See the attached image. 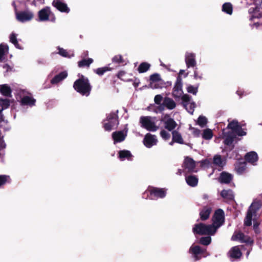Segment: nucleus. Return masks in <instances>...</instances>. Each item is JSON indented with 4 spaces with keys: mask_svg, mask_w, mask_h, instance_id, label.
<instances>
[{
    "mask_svg": "<svg viewBox=\"0 0 262 262\" xmlns=\"http://www.w3.org/2000/svg\"><path fill=\"white\" fill-rule=\"evenodd\" d=\"M94 60L92 58H88L87 59H82L78 62V66L79 68L87 67L89 68Z\"/></svg>",
    "mask_w": 262,
    "mask_h": 262,
    "instance_id": "31",
    "label": "nucleus"
},
{
    "mask_svg": "<svg viewBox=\"0 0 262 262\" xmlns=\"http://www.w3.org/2000/svg\"><path fill=\"white\" fill-rule=\"evenodd\" d=\"M173 142L183 144H184V141L180 133L177 130H173L172 132Z\"/></svg>",
    "mask_w": 262,
    "mask_h": 262,
    "instance_id": "30",
    "label": "nucleus"
},
{
    "mask_svg": "<svg viewBox=\"0 0 262 262\" xmlns=\"http://www.w3.org/2000/svg\"><path fill=\"white\" fill-rule=\"evenodd\" d=\"M113 68H111L110 67H104L102 68H99L94 70L95 73L98 74L99 76H102L107 71H111Z\"/></svg>",
    "mask_w": 262,
    "mask_h": 262,
    "instance_id": "37",
    "label": "nucleus"
},
{
    "mask_svg": "<svg viewBox=\"0 0 262 262\" xmlns=\"http://www.w3.org/2000/svg\"><path fill=\"white\" fill-rule=\"evenodd\" d=\"M185 179L187 184L190 186L195 187L198 185V179L196 178L195 176H189L188 177H186Z\"/></svg>",
    "mask_w": 262,
    "mask_h": 262,
    "instance_id": "27",
    "label": "nucleus"
},
{
    "mask_svg": "<svg viewBox=\"0 0 262 262\" xmlns=\"http://www.w3.org/2000/svg\"><path fill=\"white\" fill-rule=\"evenodd\" d=\"M22 105H29L32 106L35 105L36 100L29 96H24L20 101Z\"/></svg>",
    "mask_w": 262,
    "mask_h": 262,
    "instance_id": "24",
    "label": "nucleus"
},
{
    "mask_svg": "<svg viewBox=\"0 0 262 262\" xmlns=\"http://www.w3.org/2000/svg\"><path fill=\"white\" fill-rule=\"evenodd\" d=\"M245 159L247 162L253 164L258 160V155L256 152L251 151L246 154Z\"/></svg>",
    "mask_w": 262,
    "mask_h": 262,
    "instance_id": "23",
    "label": "nucleus"
},
{
    "mask_svg": "<svg viewBox=\"0 0 262 262\" xmlns=\"http://www.w3.org/2000/svg\"><path fill=\"white\" fill-rule=\"evenodd\" d=\"M213 163L214 164H215L218 166L222 167L223 166V160H222L221 156H220V155L214 156V157L213 158Z\"/></svg>",
    "mask_w": 262,
    "mask_h": 262,
    "instance_id": "43",
    "label": "nucleus"
},
{
    "mask_svg": "<svg viewBox=\"0 0 262 262\" xmlns=\"http://www.w3.org/2000/svg\"><path fill=\"white\" fill-rule=\"evenodd\" d=\"M232 179L233 177L231 174L223 171L220 174L219 181L222 184H229Z\"/></svg>",
    "mask_w": 262,
    "mask_h": 262,
    "instance_id": "17",
    "label": "nucleus"
},
{
    "mask_svg": "<svg viewBox=\"0 0 262 262\" xmlns=\"http://www.w3.org/2000/svg\"><path fill=\"white\" fill-rule=\"evenodd\" d=\"M74 89L82 96H89L92 91V86L88 78L81 75L73 83Z\"/></svg>",
    "mask_w": 262,
    "mask_h": 262,
    "instance_id": "1",
    "label": "nucleus"
},
{
    "mask_svg": "<svg viewBox=\"0 0 262 262\" xmlns=\"http://www.w3.org/2000/svg\"><path fill=\"white\" fill-rule=\"evenodd\" d=\"M9 47L7 45L1 43L0 45V60H2V58L4 55L8 52Z\"/></svg>",
    "mask_w": 262,
    "mask_h": 262,
    "instance_id": "40",
    "label": "nucleus"
},
{
    "mask_svg": "<svg viewBox=\"0 0 262 262\" xmlns=\"http://www.w3.org/2000/svg\"><path fill=\"white\" fill-rule=\"evenodd\" d=\"M112 62L118 64H121L124 63L125 60L121 55H117L113 58Z\"/></svg>",
    "mask_w": 262,
    "mask_h": 262,
    "instance_id": "45",
    "label": "nucleus"
},
{
    "mask_svg": "<svg viewBox=\"0 0 262 262\" xmlns=\"http://www.w3.org/2000/svg\"><path fill=\"white\" fill-rule=\"evenodd\" d=\"M10 177L6 175H0V186L5 185Z\"/></svg>",
    "mask_w": 262,
    "mask_h": 262,
    "instance_id": "50",
    "label": "nucleus"
},
{
    "mask_svg": "<svg viewBox=\"0 0 262 262\" xmlns=\"http://www.w3.org/2000/svg\"><path fill=\"white\" fill-rule=\"evenodd\" d=\"M185 62L187 68L194 67L196 66L195 55L193 53H189L186 56Z\"/></svg>",
    "mask_w": 262,
    "mask_h": 262,
    "instance_id": "22",
    "label": "nucleus"
},
{
    "mask_svg": "<svg viewBox=\"0 0 262 262\" xmlns=\"http://www.w3.org/2000/svg\"><path fill=\"white\" fill-rule=\"evenodd\" d=\"M3 68L6 69L7 72H8L9 71H11L12 69V68L8 64H5Z\"/></svg>",
    "mask_w": 262,
    "mask_h": 262,
    "instance_id": "63",
    "label": "nucleus"
},
{
    "mask_svg": "<svg viewBox=\"0 0 262 262\" xmlns=\"http://www.w3.org/2000/svg\"><path fill=\"white\" fill-rule=\"evenodd\" d=\"M0 92L5 96L11 97L12 90L7 84L2 85L0 88Z\"/></svg>",
    "mask_w": 262,
    "mask_h": 262,
    "instance_id": "28",
    "label": "nucleus"
},
{
    "mask_svg": "<svg viewBox=\"0 0 262 262\" xmlns=\"http://www.w3.org/2000/svg\"><path fill=\"white\" fill-rule=\"evenodd\" d=\"M242 243H246V244L252 245L253 243V241L252 240L249 236L245 235V237L243 238V239L242 241Z\"/></svg>",
    "mask_w": 262,
    "mask_h": 262,
    "instance_id": "52",
    "label": "nucleus"
},
{
    "mask_svg": "<svg viewBox=\"0 0 262 262\" xmlns=\"http://www.w3.org/2000/svg\"><path fill=\"white\" fill-rule=\"evenodd\" d=\"M16 17L18 21L24 23L31 20L33 18L34 14L32 12L26 10L16 12Z\"/></svg>",
    "mask_w": 262,
    "mask_h": 262,
    "instance_id": "7",
    "label": "nucleus"
},
{
    "mask_svg": "<svg viewBox=\"0 0 262 262\" xmlns=\"http://www.w3.org/2000/svg\"><path fill=\"white\" fill-rule=\"evenodd\" d=\"M2 101V106L0 108V122L4 120L3 116L2 114V112L3 109L8 108L10 106V101L8 99H1Z\"/></svg>",
    "mask_w": 262,
    "mask_h": 262,
    "instance_id": "32",
    "label": "nucleus"
},
{
    "mask_svg": "<svg viewBox=\"0 0 262 262\" xmlns=\"http://www.w3.org/2000/svg\"><path fill=\"white\" fill-rule=\"evenodd\" d=\"M126 75V72L124 71H120L118 72L117 74L116 75V76L121 80L124 81H130V80H128L126 78H124V76Z\"/></svg>",
    "mask_w": 262,
    "mask_h": 262,
    "instance_id": "49",
    "label": "nucleus"
},
{
    "mask_svg": "<svg viewBox=\"0 0 262 262\" xmlns=\"http://www.w3.org/2000/svg\"><path fill=\"white\" fill-rule=\"evenodd\" d=\"M117 113L118 111H117L116 113L111 112L107 115L106 119L103 120V122H105L107 121L114 126L118 125L119 124V121L118 116L117 114Z\"/></svg>",
    "mask_w": 262,
    "mask_h": 262,
    "instance_id": "13",
    "label": "nucleus"
},
{
    "mask_svg": "<svg viewBox=\"0 0 262 262\" xmlns=\"http://www.w3.org/2000/svg\"><path fill=\"white\" fill-rule=\"evenodd\" d=\"M150 64L147 62H144L140 63L138 68V71L140 73H143L147 72L150 68Z\"/></svg>",
    "mask_w": 262,
    "mask_h": 262,
    "instance_id": "33",
    "label": "nucleus"
},
{
    "mask_svg": "<svg viewBox=\"0 0 262 262\" xmlns=\"http://www.w3.org/2000/svg\"><path fill=\"white\" fill-rule=\"evenodd\" d=\"M245 237V235L241 232H235L231 237V240L233 241H239L241 243H242L243 238Z\"/></svg>",
    "mask_w": 262,
    "mask_h": 262,
    "instance_id": "38",
    "label": "nucleus"
},
{
    "mask_svg": "<svg viewBox=\"0 0 262 262\" xmlns=\"http://www.w3.org/2000/svg\"><path fill=\"white\" fill-rule=\"evenodd\" d=\"M195 103L194 102L189 103L188 106L189 107H188V109L187 110L188 112L192 114L194 111V108L195 107Z\"/></svg>",
    "mask_w": 262,
    "mask_h": 262,
    "instance_id": "58",
    "label": "nucleus"
},
{
    "mask_svg": "<svg viewBox=\"0 0 262 262\" xmlns=\"http://www.w3.org/2000/svg\"><path fill=\"white\" fill-rule=\"evenodd\" d=\"M52 14L50 8L46 7L39 10L38 12L39 20L40 21H45L49 20V17Z\"/></svg>",
    "mask_w": 262,
    "mask_h": 262,
    "instance_id": "11",
    "label": "nucleus"
},
{
    "mask_svg": "<svg viewBox=\"0 0 262 262\" xmlns=\"http://www.w3.org/2000/svg\"><path fill=\"white\" fill-rule=\"evenodd\" d=\"M213 137V133L211 129L209 128L205 129L203 130L202 138L205 140H210Z\"/></svg>",
    "mask_w": 262,
    "mask_h": 262,
    "instance_id": "39",
    "label": "nucleus"
},
{
    "mask_svg": "<svg viewBox=\"0 0 262 262\" xmlns=\"http://www.w3.org/2000/svg\"><path fill=\"white\" fill-rule=\"evenodd\" d=\"M197 68H195V70L194 71V78L195 79H202V76L201 75H199L197 71Z\"/></svg>",
    "mask_w": 262,
    "mask_h": 262,
    "instance_id": "61",
    "label": "nucleus"
},
{
    "mask_svg": "<svg viewBox=\"0 0 262 262\" xmlns=\"http://www.w3.org/2000/svg\"><path fill=\"white\" fill-rule=\"evenodd\" d=\"M242 255V253L238 246L232 247L230 251V256L231 258H239Z\"/></svg>",
    "mask_w": 262,
    "mask_h": 262,
    "instance_id": "26",
    "label": "nucleus"
},
{
    "mask_svg": "<svg viewBox=\"0 0 262 262\" xmlns=\"http://www.w3.org/2000/svg\"><path fill=\"white\" fill-rule=\"evenodd\" d=\"M157 141L155 138V136L149 133L147 134L144 139V144L147 148H150L153 145L156 144Z\"/></svg>",
    "mask_w": 262,
    "mask_h": 262,
    "instance_id": "15",
    "label": "nucleus"
},
{
    "mask_svg": "<svg viewBox=\"0 0 262 262\" xmlns=\"http://www.w3.org/2000/svg\"><path fill=\"white\" fill-rule=\"evenodd\" d=\"M112 138L114 143H119L123 141L127 136L126 133H124L123 131H116L112 133Z\"/></svg>",
    "mask_w": 262,
    "mask_h": 262,
    "instance_id": "14",
    "label": "nucleus"
},
{
    "mask_svg": "<svg viewBox=\"0 0 262 262\" xmlns=\"http://www.w3.org/2000/svg\"><path fill=\"white\" fill-rule=\"evenodd\" d=\"M211 238L210 235L203 236L200 238L199 243L204 246H207L211 243Z\"/></svg>",
    "mask_w": 262,
    "mask_h": 262,
    "instance_id": "41",
    "label": "nucleus"
},
{
    "mask_svg": "<svg viewBox=\"0 0 262 262\" xmlns=\"http://www.w3.org/2000/svg\"><path fill=\"white\" fill-rule=\"evenodd\" d=\"M133 157L130 151L127 150H121L118 152V158L122 161L124 160L125 159L130 160Z\"/></svg>",
    "mask_w": 262,
    "mask_h": 262,
    "instance_id": "25",
    "label": "nucleus"
},
{
    "mask_svg": "<svg viewBox=\"0 0 262 262\" xmlns=\"http://www.w3.org/2000/svg\"><path fill=\"white\" fill-rule=\"evenodd\" d=\"M213 218L214 221L212 225H215L217 230L223 224L225 221V214L223 210L222 209H217L214 212Z\"/></svg>",
    "mask_w": 262,
    "mask_h": 262,
    "instance_id": "6",
    "label": "nucleus"
},
{
    "mask_svg": "<svg viewBox=\"0 0 262 262\" xmlns=\"http://www.w3.org/2000/svg\"><path fill=\"white\" fill-rule=\"evenodd\" d=\"M140 122L142 124V127L148 131L155 132L159 128V127L155 125V122L151 120L150 116L141 117Z\"/></svg>",
    "mask_w": 262,
    "mask_h": 262,
    "instance_id": "4",
    "label": "nucleus"
},
{
    "mask_svg": "<svg viewBox=\"0 0 262 262\" xmlns=\"http://www.w3.org/2000/svg\"><path fill=\"white\" fill-rule=\"evenodd\" d=\"M57 49L58 50V53L60 55L64 57H69L68 52L66 50H64V49L60 48L59 47H58Z\"/></svg>",
    "mask_w": 262,
    "mask_h": 262,
    "instance_id": "48",
    "label": "nucleus"
},
{
    "mask_svg": "<svg viewBox=\"0 0 262 262\" xmlns=\"http://www.w3.org/2000/svg\"><path fill=\"white\" fill-rule=\"evenodd\" d=\"M164 122V127L168 131L173 130L177 126V122L171 118H168L167 120H162Z\"/></svg>",
    "mask_w": 262,
    "mask_h": 262,
    "instance_id": "18",
    "label": "nucleus"
},
{
    "mask_svg": "<svg viewBox=\"0 0 262 262\" xmlns=\"http://www.w3.org/2000/svg\"><path fill=\"white\" fill-rule=\"evenodd\" d=\"M10 41L12 43L17 40V35L14 33H12L10 35Z\"/></svg>",
    "mask_w": 262,
    "mask_h": 262,
    "instance_id": "59",
    "label": "nucleus"
},
{
    "mask_svg": "<svg viewBox=\"0 0 262 262\" xmlns=\"http://www.w3.org/2000/svg\"><path fill=\"white\" fill-rule=\"evenodd\" d=\"M198 86L194 87L193 85H189L187 88V91L188 93H191L193 95H196L198 92Z\"/></svg>",
    "mask_w": 262,
    "mask_h": 262,
    "instance_id": "47",
    "label": "nucleus"
},
{
    "mask_svg": "<svg viewBox=\"0 0 262 262\" xmlns=\"http://www.w3.org/2000/svg\"><path fill=\"white\" fill-rule=\"evenodd\" d=\"M205 251V249H202L198 245H192L189 250V253L192 254L195 261L201 259V256L200 255L203 254Z\"/></svg>",
    "mask_w": 262,
    "mask_h": 262,
    "instance_id": "8",
    "label": "nucleus"
},
{
    "mask_svg": "<svg viewBox=\"0 0 262 262\" xmlns=\"http://www.w3.org/2000/svg\"><path fill=\"white\" fill-rule=\"evenodd\" d=\"M224 135L225 136V139L223 142L224 144L227 146L231 145L232 147L230 150H232L234 148V145L232 144L236 138V136L231 132L226 133Z\"/></svg>",
    "mask_w": 262,
    "mask_h": 262,
    "instance_id": "16",
    "label": "nucleus"
},
{
    "mask_svg": "<svg viewBox=\"0 0 262 262\" xmlns=\"http://www.w3.org/2000/svg\"><path fill=\"white\" fill-rule=\"evenodd\" d=\"M246 168V162H239L235 166L236 171L239 174L243 173Z\"/></svg>",
    "mask_w": 262,
    "mask_h": 262,
    "instance_id": "36",
    "label": "nucleus"
},
{
    "mask_svg": "<svg viewBox=\"0 0 262 262\" xmlns=\"http://www.w3.org/2000/svg\"><path fill=\"white\" fill-rule=\"evenodd\" d=\"M12 43H13L17 49H23L21 46L18 43L17 40L14 41L13 42H12Z\"/></svg>",
    "mask_w": 262,
    "mask_h": 262,
    "instance_id": "62",
    "label": "nucleus"
},
{
    "mask_svg": "<svg viewBox=\"0 0 262 262\" xmlns=\"http://www.w3.org/2000/svg\"><path fill=\"white\" fill-rule=\"evenodd\" d=\"M163 104L169 110H172L176 106L175 102L169 97H165L164 98Z\"/></svg>",
    "mask_w": 262,
    "mask_h": 262,
    "instance_id": "29",
    "label": "nucleus"
},
{
    "mask_svg": "<svg viewBox=\"0 0 262 262\" xmlns=\"http://www.w3.org/2000/svg\"><path fill=\"white\" fill-rule=\"evenodd\" d=\"M181 99L183 102V106L186 110H187L188 105L189 104V102L190 100V97L187 94H184L182 96Z\"/></svg>",
    "mask_w": 262,
    "mask_h": 262,
    "instance_id": "44",
    "label": "nucleus"
},
{
    "mask_svg": "<svg viewBox=\"0 0 262 262\" xmlns=\"http://www.w3.org/2000/svg\"><path fill=\"white\" fill-rule=\"evenodd\" d=\"M173 89L179 90L180 91H183L182 90V78L180 76H178L177 78V80L176 83L174 84V86Z\"/></svg>",
    "mask_w": 262,
    "mask_h": 262,
    "instance_id": "42",
    "label": "nucleus"
},
{
    "mask_svg": "<svg viewBox=\"0 0 262 262\" xmlns=\"http://www.w3.org/2000/svg\"><path fill=\"white\" fill-rule=\"evenodd\" d=\"M52 5L61 12L68 13L70 11L67 4L62 2L61 0H54Z\"/></svg>",
    "mask_w": 262,
    "mask_h": 262,
    "instance_id": "12",
    "label": "nucleus"
},
{
    "mask_svg": "<svg viewBox=\"0 0 262 262\" xmlns=\"http://www.w3.org/2000/svg\"><path fill=\"white\" fill-rule=\"evenodd\" d=\"M211 210V207L204 206L200 212V220L202 221L207 220L210 216Z\"/></svg>",
    "mask_w": 262,
    "mask_h": 262,
    "instance_id": "19",
    "label": "nucleus"
},
{
    "mask_svg": "<svg viewBox=\"0 0 262 262\" xmlns=\"http://www.w3.org/2000/svg\"><path fill=\"white\" fill-rule=\"evenodd\" d=\"M191 129L193 130L192 133L194 136L198 137L200 136L201 134V130L195 127H191Z\"/></svg>",
    "mask_w": 262,
    "mask_h": 262,
    "instance_id": "57",
    "label": "nucleus"
},
{
    "mask_svg": "<svg viewBox=\"0 0 262 262\" xmlns=\"http://www.w3.org/2000/svg\"><path fill=\"white\" fill-rule=\"evenodd\" d=\"M163 100V97L160 95H157L155 96L154 101L156 104H161V101Z\"/></svg>",
    "mask_w": 262,
    "mask_h": 262,
    "instance_id": "55",
    "label": "nucleus"
},
{
    "mask_svg": "<svg viewBox=\"0 0 262 262\" xmlns=\"http://www.w3.org/2000/svg\"><path fill=\"white\" fill-rule=\"evenodd\" d=\"M194 234L213 235L216 232L214 225H206L202 223L195 224L192 228Z\"/></svg>",
    "mask_w": 262,
    "mask_h": 262,
    "instance_id": "2",
    "label": "nucleus"
},
{
    "mask_svg": "<svg viewBox=\"0 0 262 262\" xmlns=\"http://www.w3.org/2000/svg\"><path fill=\"white\" fill-rule=\"evenodd\" d=\"M164 85L165 84L159 74L155 73L150 76L148 88L152 89H162Z\"/></svg>",
    "mask_w": 262,
    "mask_h": 262,
    "instance_id": "3",
    "label": "nucleus"
},
{
    "mask_svg": "<svg viewBox=\"0 0 262 262\" xmlns=\"http://www.w3.org/2000/svg\"><path fill=\"white\" fill-rule=\"evenodd\" d=\"M103 126V128H104L105 130L108 131V132L111 131L114 127V126H113L112 125H111L110 123H108L107 122L104 123Z\"/></svg>",
    "mask_w": 262,
    "mask_h": 262,
    "instance_id": "53",
    "label": "nucleus"
},
{
    "mask_svg": "<svg viewBox=\"0 0 262 262\" xmlns=\"http://www.w3.org/2000/svg\"><path fill=\"white\" fill-rule=\"evenodd\" d=\"M183 167L187 170L188 172H196L195 168L196 167L195 162L192 158L186 157L184 161Z\"/></svg>",
    "mask_w": 262,
    "mask_h": 262,
    "instance_id": "9",
    "label": "nucleus"
},
{
    "mask_svg": "<svg viewBox=\"0 0 262 262\" xmlns=\"http://www.w3.org/2000/svg\"><path fill=\"white\" fill-rule=\"evenodd\" d=\"M183 91H180L177 90H173L172 95L174 97L179 98L182 94Z\"/></svg>",
    "mask_w": 262,
    "mask_h": 262,
    "instance_id": "56",
    "label": "nucleus"
},
{
    "mask_svg": "<svg viewBox=\"0 0 262 262\" xmlns=\"http://www.w3.org/2000/svg\"><path fill=\"white\" fill-rule=\"evenodd\" d=\"M222 11L227 14L231 15L233 12L232 5L230 3H226L223 5Z\"/></svg>",
    "mask_w": 262,
    "mask_h": 262,
    "instance_id": "35",
    "label": "nucleus"
},
{
    "mask_svg": "<svg viewBox=\"0 0 262 262\" xmlns=\"http://www.w3.org/2000/svg\"><path fill=\"white\" fill-rule=\"evenodd\" d=\"M259 225V224L258 222H254L253 229L256 233H258L260 232L258 228Z\"/></svg>",
    "mask_w": 262,
    "mask_h": 262,
    "instance_id": "60",
    "label": "nucleus"
},
{
    "mask_svg": "<svg viewBox=\"0 0 262 262\" xmlns=\"http://www.w3.org/2000/svg\"><path fill=\"white\" fill-rule=\"evenodd\" d=\"M221 196L227 201H232L234 200V195L233 191L231 189H223L221 192Z\"/></svg>",
    "mask_w": 262,
    "mask_h": 262,
    "instance_id": "21",
    "label": "nucleus"
},
{
    "mask_svg": "<svg viewBox=\"0 0 262 262\" xmlns=\"http://www.w3.org/2000/svg\"><path fill=\"white\" fill-rule=\"evenodd\" d=\"M160 135L165 140L169 139L170 137V134L164 129L160 132Z\"/></svg>",
    "mask_w": 262,
    "mask_h": 262,
    "instance_id": "51",
    "label": "nucleus"
},
{
    "mask_svg": "<svg viewBox=\"0 0 262 262\" xmlns=\"http://www.w3.org/2000/svg\"><path fill=\"white\" fill-rule=\"evenodd\" d=\"M149 192V198L156 200L159 198H164L166 195V190L165 188L151 187L148 189Z\"/></svg>",
    "mask_w": 262,
    "mask_h": 262,
    "instance_id": "5",
    "label": "nucleus"
},
{
    "mask_svg": "<svg viewBox=\"0 0 262 262\" xmlns=\"http://www.w3.org/2000/svg\"><path fill=\"white\" fill-rule=\"evenodd\" d=\"M257 209L253 207L252 203L249 207L246 217L244 220V225L246 226H250L252 225V216L256 212Z\"/></svg>",
    "mask_w": 262,
    "mask_h": 262,
    "instance_id": "10",
    "label": "nucleus"
},
{
    "mask_svg": "<svg viewBox=\"0 0 262 262\" xmlns=\"http://www.w3.org/2000/svg\"><path fill=\"white\" fill-rule=\"evenodd\" d=\"M207 123V119L205 116H200L199 117L197 123L201 127H204Z\"/></svg>",
    "mask_w": 262,
    "mask_h": 262,
    "instance_id": "46",
    "label": "nucleus"
},
{
    "mask_svg": "<svg viewBox=\"0 0 262 262\" xmlns=\"http://www.w3.org/2000/svg\"><path fill=\"white\" fill-rule=\"evenodd\" d=\"M239 136H244L246 135V132L244 131L240 125L239 128H238L235 132Z\"/></svg>",
    "mask_w": 262,
    "mask_h": 262,
    "instance_id": "54",
    "label": "nucleus"
},
{
    "mask_svg": "<svg viewBox=\"0 0 262 262\" xmlns=\"http://www.w3.org/2000/svg\"><path fill=\"white\" fill-rule=\"evenodd\" d=\"M240 125L236 120H233L229 123L227 125V128L231 129L233 132H235L238 128H239Z\"/></svg>",
    "mask_w": 262,
    "mask_h": 262,
    "instance_id": "34",
    "label": "nucleus"
},
{
    "mask_svg": "<svg viewBox=\"0 0 262 262\" xmlns=\"http://www.w3.org/2000/svg\"><path fill=\"white\" fill-rule=\"evenodd\" d=\"M89 55V52L88 51L83 52V53L81 55V57L83 58H85L87 57Z\"/></svg>",
    "mask_w": 262,
    "mask_h": 262,
    "instance_id": "64",
    "label": "nucleus"
},
{
    "mask_svg": "<svg viewBox=\"0 0 262 262\" xmlns=\"http://www.w3.org/2000/svg\"><path fill=\"white\" fill-rule=\"evenodd\" d=\"M68 76V73L66 71H63L55 75L51 80L52 84H56L63 80Z\"/></svg>",
    "mask_w": 262,
    "mask_h": 262,
    "instance_id": "20",
    "label": "nucleus"
}]
</instances>
